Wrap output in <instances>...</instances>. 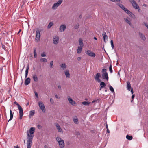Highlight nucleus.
I'll list each match as a JSON object with an SVG mask.
<instances>
[{
  "label": "nucleus",
  "mask_w": 148,
  "mask_h": 148,
  "mask_svg": "<svg viewBox=\"0 0 148 148\" xmlns=\"http://www.w3.org/2000/svg\"><path fill=\"white\" fill-rule=\"evenodd\" d=\"M68 99L69 102L72 105L74 106V105L76 104L75 102L73 101L69 96L68 97Z\"/></svg>",
  "instance_id": "ddd939ff"
},
{
  "label": "nucleus",
  "mask_w": 148,
  "mask_h": 148,
  "mask_svg": "<svg viewBox=\"0 0 148 148\" xmlns=\"http://www.w3.org/2000/svg\"><path fill=\"white\" fill-rule=\"evenodd\" d=\"M131 93L132 94H133L134 93L133 90L132 88H131Z\"/></svg>",
  "instance_id": "09e8293b"
},
{
  "label": "nucleus",
  "mask_w": 148,
  "mask_h": 148,
  "mask_svg": "<svg viewBox=\"0 0 148 148\" xmlns=\"http://www.w3.org/2000/svg\"><path fill=\"white\" fill-rule=\"evenodd\" d=\"M100 90H101V89L104 88L106 86V84L105 83L103 82H101L100 83Z\"/></svg>",
  "instance_id": "f3484780"
},
{
  "label": "nucleus",
  "mask_w": 148,
  "mask_h": 148,
  "mask_svg": "<svg viewBox=\"0 0 148 148\" xmlns=\"http://www.w3.org/2000/svg\"><path fill=\"white\" fill-rule=\"evenodd\" d=\"M34 56L35 58L37 57L36 51L35 49H34Z\"/></svg>",
  "instance_id": "c9c22d12"
},
{
  "label": "nucleus",
  "mask_w": 148,
  "mask_h": 148,
  "mask_svg": "<svg viewBox=\"0 0 148 148\" xmlns=\"http://www.w3.org/2000/svg\"><path fill=\"white\" fill-rule=\"evenodd\" d=\"M79 24H77V25L75 27V29H77L79 27Z\"/></svg>",
  "instance_id": "49530a36"
},
{
  "label": "nucleus",
  "mask_w": 148,
  "mask_h": 148,
  "mask_svg": "<svg viewBox=\"0 0 148 148\" xmlns=\"http://www.w3.org/2000/svg\"><path fill=\"white\" fill-rule=\"evenodd\" d=\"M10 119L8 120V121L11 120L12 119L13 117V114L12 113V112L11 110H10Z\"/></svg>",
  "instance_id": "b1692460"
},
{
  "label": "nucleus",
  "mask_w": 148,
  "mask_h": 148,
  "mask_svg": "<svg viewBox=\"0 0 148 148\" xmlns=\"http://www.w3.org/2000/svg\"><path fill=\"white\" fill-rule=\"evenodd\" d=\"M55 97H56V98H59L60 97L58 98V96L57 95H55Z\"/></svg>",
  "instance_id": "603ef678"
},
{
  "label": "nucleus",
  "mask_w": 148,
  "mask_h": 148,
  "mask_svg": "<svg viewBox=\"0 0 148 148\" xmlns=\"http://www.w3.org/2000/svg\"><path fill=\"white\" fill-rule=\"evenodd\" d=\"M66 28V26L65 25H62L60 27L59 30L60 32H62L64 31Z\"/></svg>",
  "instance_id": "4468645a"
},
{
  "label": "nucleus",
  "mask_w": 148,
  "mask_h": 148,
  "mask_svg": "<svg viewBox=\"0 0 148 148\" xmlns=\"http://www.w3.org/2000/svg\"><path fill=\"white\" fill-rule=\"evenodd\" d=\"M82 104H83V105H89V104L90 103L89 102H88L85 101V102H82Z\"/></svg>",
  "instance_id": "f704fd0d"
},
{
  "label": "nucleus",
  "mask_w": 148,
  "mask_h": 148,
  "mask_svg": "<svg viewBox=\"0 0 148 148\" xmlns=\"http://www.w3.org/2000/svg\"><path fill=\"white\" fill-rule=\"evenodd\" d=\"M58 88H59L60 89H61V86L60 85H58Z\"/></svg>",
  "instance_id": "de8ad7c7"
},
{
  "label": "nucleus",
  "mask_w": 148,
  "mask_h": 148,
  "mask_svg": "<svg viewBox=\"0 0 148 148\" xmlns=\"http://www.w3.org/2000/svg\"><path fill=\"white\" fill-rule=\"evenodd\" d=\"M102 77L103 79L107 80V81L108 80V77L107 73L106 72V69H102Z\"/></svg>",
  "instance_id": "20e7f679"
},
{
  "label": "nucleus",
  "mask_w": 148,
  "mask_h": 148,
  "mask_svg": "<svg viewBox=\"0 0 148 148\" xmlns=\"http://www.w3.org/2000/svg\"><path fill=\"white\" fill-rule=\"evenodd\" d=\"M125 21L128 24L131 25V22L130 19H128L127 18H125Z\"/></svg>",
  "instance_id": "c85d7f7f"
},
{
  "label": "nucleus",
  "mask_w": 148,
  "mask_h": 148,
  "mask_svg": "<svg viewBox=\"0 0 148 148\" xmlns=\"http://www.w3.org/2000/svg\"><path fill=\"white\" fill-rule=\"evenodd\" d=\"M38 104L39 107L42 111L44 113L45 112L46 109L43 103L42 102L39 101L38 103Z\"/></svg>",
  "instance_id": "0eeeda50"
},
{
  "label": "nucleus",
  "mask_w": 148,
  "mask_h": 148,
  "mask_svg": "<svg viewBox=\"0 0 148 148\" xmlns=\"http://www.w3.org/2000/svg\"><path fill=\"white\" fill-rule=\"evenodd\" d=\"M65 74L66 77L69 78L70 77V75L68 70H66L65 71Z\"/></svg>",
  "instance_id": "4be33fe9"
},
{
  "label": "nucleus",
  "mask_w": 148,
  "mask_h": 148,
  "mask_svg": "<svg viewBox=\"0 0 148 148\" xmlns=\"http://www.w3.org/2000/svg\"><path fill=\"white\" fill-rule=\"evenodd\" d=\"M21 29H20V30H19V32H18V33H19L20 32H21Z\"/></svg>",
  "instance_id": "052dcab7"
},
{
  "label": "nucleus",
  "mask_w": 148,
  "mask_h": 148,
  "mask_svg": "<svg viewBox=\"0 0 148 148\" xmlns=\"http://www.w3.org/2000/svg\"><path fill=\"white\" fill-rule=\"evenodd\" d=\"M145 25L146 26L147 28L148 29V25L145 24Z\"/></svg>",
  "instance_id": "6e6d98bb"
},
{
  "label": "nucleus",
  "mask_w": 148,
  "mask_h": 148,
  "mask_svg": "<svg viewBox=\"0 0 148 148\" xmlns=\"http://www.w3.org/2000/svg\"><path fill=\"white\" fill-rule=\"evenodd\" d=\"M100 76V73H98L96 74V76L95 77V79L99 82H101V80L99 79Z\"/></svg>",
  "instance_id": "9b49d317"
},
{
  "label": "nucleus",
  "mask_w": 148,
  "mask_h": 148,
  "mask_svg": "<svg viewBox=\"0 0 148 148\" xmlns=\"http://www.w3.org/2000/svg\"><path fill=\"white\" fill-rule=\"evenodd\" d=\"M27 75L28 74H25V78H27Z\"/></svg>",
  "instance_id": "864d4df0"
},
{
  "label": "nucleus",
  "mask_w": 148,
  "mask_h": 148,
  "mask_svg": "<svg viewBox=\"0 0 148 148\" xmlns=\"http://www.w3.org/2000/svg\"><path fill=\"white\" fill-rule=\"evenodd\" d=\"M109 88L110 90L113 93H114V90L113 88V87L111 86H110L109 87Z\"/></svg>",
  "instance_id": "7c9ffc66"
},
{
  "label": "nucleus",
  "mask_w": 148,
  "mask_h": 148,
  "mask_svg": "<svg viewBox=\"0 0 148 148\" xmlns=\"http://www.w3.org/2000/svg\"><path fill=\"white\" fill-rule=\"evenodd\" d=\"M44 148H48V147L47 146L45 145L44 146Z\"/></svg>",
  "instance_id": "3c124183"
},
{
  "label": "nucleus",
  "mask_w": 148,
  "mask_h": 148,
  "mask_svg": "<svg viewBox=\"0 0 148 148\" xmlns=\"http://www.w3.org/2000/svg\"><path fill=\"white\" fill-rule=\"evenodd\" d=\"M109 69L110 73H112L113 72V71L112 69V65L111 64L110 66L109 67Z\"/></svg>",
  "instance_id": "4c0bfd02"
},
{
  "label": "nucleus",
  "mask_w": 148,
  "mask_h": 148,
  "mask_svg": "<svg viewBox=\"0 0 148 148\" xmlns=\"http://www.w3.org/2000/svg\"><path fill=\"white\" fill-rule=\"evenodd\" d=\"M79 45H80V46H81V47H83L84 46V44L83 43V40L82 39L80 38L79 39Z\"/></svg>",
  "instance_id": "6ab92c4d"
},
{
  "label": "nucleus",
  "mask_w": 148,
  "mask_h": 148,
  "mask_svg": "<svg viewBox=\"0 0 148 148\" xmlns=\"http://www.w3.org/2000/svg\"><path fill=\"white\" fill-rule=\"evenodd\" d=\"M2 48L5 49V46L3 45L2 46Z\"/></svg>",
  "instance_id": "5fc2aeb1"
},
{
  "label": "nucleus",
  "mask_w": 148,
  "mask_h": 148,
  "mask_svg": "<svg viewBox=\"0 0 148 148\" xmlns=\"http://www.w3.org/2000/svg\"><path fill=\"white\" fill-rule=\"evenodd\" d=\"M40 60L41 61H42L43 62H47V59L46 58H41Z\"/></svg>",
  "instance_id": "2f4dec72"
},
{
  "label": "nucleus",
  "mask_w": 148,
  "mask_h": 148,
  "mask_svg": "<svg viewBox=\"0 0 148 148\" xmlns=\"http://www.w3.org/2000/svg\"><path fill=\"white\" fill-rule=\"evenodd\" d=\"M81 59V57H78L77 58V60L78 61H80Z\"/></svg>",
  "instance_id": "a18cd8bd"
},
{
  "label": "nucleus",
  "mask_w": 148,
  "mask_h": 148,
  "mask_svg": "<svg viewBox=\"0 0 148 148\" xmlns=\"http://www.w3.org/2000/svg\"><path fill=\"white\" fill-rule=\"evenodd\" d=\"M82 47H81V46H79L78 47V49L77 51V53H80L81 52L82 49Z\"/></svg>",
  "instance_id": "412c9836"
},
{
  "label": "nucleus",
  "mask_w": 148,
  "mask_h": 148,
  "mask_svg": "<svg viewBox=\"0 0 148 148\" xmlns=\"http://www.w3.org/2000/svg\"><path fill=\"white\" fill-rule=\"evenodd\" d=\"M105 91L106 92H107V90H105Z\"/></svg>",
  "instance_id": "69168bd1"
},
{
  "label": "nucleus",
  "mask_w": 148,
  "mask_h": 148,
  "mask_svg": "<svg viewBox=\"0 0 148 148\" xmlns=\"http://www.w3.org/2000/svg\"><path fill=\"white\" fill-rule=\"evenodd\" d=\"M30 79L28 77L27 78L25 81V85H28L30 83Z\"/></svg>",
  "instance_id": "dca6fc26"
},
{
  "label": "nucleus",
  "mask_w": 148,
  "mask_h": 148,
  "mask_svg": "<svg viewBox=\"0 0 148 148\" xmlns=\"http://www.w3.org/2000/svg\"><path fill=\"white\" fill-rule=\"evenodd\" d=\"M118 5L122 10H124L126 13L127 14L129 15L130 16H132L133 14L132 12L127 9L125 8V7L123 5L119 4H118Z\"/></svg>",
  "instance_id": "423d86ee"
},
{
  "label": "nucleus",
  "mask_w": 148,
  "mask_h": 148,
  "mask_svg": "<svg viewBox=\"0 0 148 148\" xmlns=\"http://www.w3.org/2000/svg\"><path fill=\"white\" fill-rule=\"evenodd\" d=\"M95 101H96L93 100V101H92V103H93L95 102Z\"/></svg>",
  "instance_id": "bf43d9fd"
},
{
  "label": "nucleus",
  "mask_w": 148,
  "mask_h": 148,
  "mask_svg": "<svg viewBox=\"0 0 148 148\" xmlns=\"http://www.w3.org/2000/svg\"><path fill=\"white\" fill-rule=\"evenodd\" d=\"M106 128L107 129V128H108V125H107V124H106Z\"/></svg>",
  "instance_id": "13d9d810"
},
{
  "label": "nucleus",
  "mask_w": 148,
  "mask_h": 148,
  "mask_svg": "<svg viewBox=\"0 0 148 148\" xmlns=\"http://www.w3.org/2000/svg\"><path fill=\"white\" fill-rule=\"evenodd\" d=\"M33 78L34 81L35 82H37L38 80V78L36 75H33Z\"/></svg>",
  "instance_id": "393cba45"
},
{
  "label": "nucleus",
  "mask_w": 148,
  "mask_h": 148,
  "mask_svg": "<svg viewBox=\"0 0 148 148\" xmlns=\"http://www.w3.org/2000/svg\"><path fill=\"white\" fill-rule=\"evenodd\" d=\"M27 105H28V104H29V103H27Z\"/></svg>",
  "instance_id": "338daca9"
},
{
  "label": "nucleus",
  "mask_w": 148,
  "mask_h": 148,
  "mask_svg": "<svg viewBox=\"0 0 148 148\" xmlns=\"http://www.w3.org/2000/svg\"><path fill=\"white\" fill-rule=\"evenodd\" d=\"M40 31L38 29L36 32V36L35 40L36 42H38L40 40Z\"/></svg>",
  "instance_id": "6e6552de"
},
{
  "label": "nucleus",
  "mask_w": 148,
  "mask_h": 148,
  "mask_svg": "<svg viewBox=\"0 0 148 148\" xmlns=\"http://www.w3.org/2000/svg\"><path fill=\"white\" fill-rule=\"evenodd\" d=\"M53 66V61L50 62V66L51 68H52Z\"/></svg>",
  "instance_id": "e433bc0d"
},
{
  "label": "nucleus",
  "mask_w": 148,
  "mask_h": 148,
  "mask_svg": "<svg viewBox=\"0 0 148 148\" xmlns=\"http://www.w3.org/2000/svg\"><path fill=\"white\" fill-rule=\"evenodd\" d=\"M56 140L58 142L60 147L61 148L64 147V140L59 137H57Z\"/></svg>",
  "instance_id": "39448f33"
},
{
  "label": "nucleus",
  "mask_w": 148,
  "mask_h": 148,
  "mask_svg": "<svg viewBox=\"0 0 148 148\" xmlns=\"http://www.w3.org/2000/svg\"><path fill=\"white\" fill-rule=\"evenodd\" d=\"M16 148H19V147L18 145H17Z\"/></svg>",
  "instance_id": "680f3d73"
},
{
  "label": "nucleus",
  "mask_w": 148,
  "mask_h": 148,
  "mask_svg": "<svg viewBox=\"0 0 148 148\" xmlns=\"http://www.w3.org/2000/svg\"><path fill=\"white\" fill-rule=\"evenodd\" d=\"M143 5H144V6H145V7H146V4H144Z\"/></svg>",
  "instance_id": "e2e57ef3"
},
{
  "label": "nucleus",
  "mask_w": 148,
  "mask_h": 148,
  "mask_svg": "<svg viewBox=\"0 0 148 148\" xmlns=\"http://www.w3.org/2000/svg\"><path fill=\"white\" fill-rule=\"evenodd\" d=\"M56 126L58 131L59 132H61L62 131V130L61 128L60 127L59 125L58 124H57L56 125Z\"/></svg>",
  "instance_id": "aec40b11"
},
{
  "label": "nucleus",
  "mask_w": 148,
  "mask_h": 148,
  "mask_svg": "<svg viewBox=\"0 0 148 148\" xmlns=\"http://www.w3.org/2000/svg\"><path fill=\"white\" fill-rule=\"evenodd\" d=\"M110 43L111 45V47H112V49H113L114 48V45L113 41L111 40L110 41Z\"/></svg>",
  "instance_id": "58836bf2"
},
{
  "label": "nucleus",
  "mask_w": 148,
  "mask_h": 148,
  "mask_svg": "<svg viewBox=\"0 0 148 148\" xmlns=\"http://www.w3.org/2000/svg\"><path fill=\"white\" fill-rule=\"evenodd\" d=\"M94 39H95V40H97V38L95 37H94Z\"/></svg>",
  "instance_id": "4d7b16f0"
},
{
  "label": "nucleus",
  "mask_w": 148,
  "mask_h": 148,
  "mask_svg": "<svg viewBox=\"0 0 148 148\" xmlns=\"http://www.w3.org/2000/svg\"><path fill=\"white\" fill-rule=\"evenodd\" d=\"M35 128L34 127H32L30 128L29 130L27 132V148H31L32 143V140L35 132Z\"/></svg>",
  "instance_id": "f257e3e1"
},
{
  "label": "nucleus",
  "mask_w": 148,
  "mask_h": 148,
  "mask_svg": "<svg viewBox=\"0 0 148 148\" xmlns=\"http://www.w3.org/2000/svg\"><path fill=\"white\" fill-rule=\"evenodd\" d=\"M131 86L130 84V82L127 81V89L129 90L130 91L131 89Z\"/></svg>",
  "instance_id": "2eb2a0df"
},
{
  "label": "nucleus",
  "mask_w": 148,
  "mask_h": 148,
  "mask_svg": "<svg viewBox=\"0 0 148 148\" xmlns=\"http://www.w3.org/2000/svg\"><path fill=\"white\" fill-rule=\"evenodd\" d=\"M102 36L103 37L104 41H105L106 40L108 39V36L106 35V33L105 32H103L102 33Z\"/></svg>",
  "instance_id": "a211bd4d"
},
{
  "label": "nucleus",
  "mask_w": 148,
  "mask_h": 148,
  "mask_svg": "<svg viewBox=\"0 0 148 148\" xmlns=\"http://www.w3.org/2000/svg\"><path fill=\"white\" fill-rule=\"evenodd\" d=\"M24 143H25V140H24Z\"/></svg>",
  "instance_id": "774afa93"
},
{
  "label": "nucleus",
  "mask_w": 148,
  "mask_h": 148,
  "mask_svg": "<svg viewBox=\"0 0 148 148\" xmlns=\"http://www.w3.org/2000/svg\"><path fill=\"white\" fill-rule=\"evenodd\" d=\"M60 66L63 69H64L66 68V65L65 63L62 64L60 65Z\"/></svg>",
  "instance_id": "bb28decb"
},
{
  "label": "nucleus",
  "mask_w": 148,
  "mask_h": 148,
  "mask_svg": "<svg viewBox=\"0 0 148 148\" xmlns=\"http://www.w3.org/2000/svg\"><path fill=\"white\" fill-rule=\"evenodd\" d=\"M85 53L89 56L92 57H95L96 56L95 53L89 50H86L85 51Z\"/></svg>",
  "instance_id": "1a4fd4ad"
},
{
  "label": "nucleus",
  "mask_w": 148,
  "mask_h": 148,
  "mask_svg": "<svg viewBox=\"0 0 148 148\" xmlns=\"http://www.w3.org/2000/svg\"><path fill=\"white\" fill-rule=\"evenodd\" d=\"M139 35L140 37V38H142V39L143 40H145L146 39V38L144 36V35H143L142 33H140Z\"/></svg>",
  "instance_id": "a878e982"
},
{
  "label": "nucleus",
  "mask_w": 148,
  "mask_h": 148,
  "mask_svg": "<svg viewBox=\"0 0 148 148\" xmlns=\"http://www.w3.org/2000/svg\"><path fill=\"white\" fill-rule=\"evenodd\" d=\"M62 1V0H59L57 3H54L52 7L53 9H56L58 6L61 4Z\"/></svg>",
  "instance_id": "9d476101"
},
{
  "label": "nucleus",
  "mask_w": 148,
  "mask_h": 148,
  "mask_svg": "<svg viewBox=\"0 0 148 148\" xmlns=\"http://www.w3.org/2000/svg\"><path fill=\"white\" fill-rule=\"evenodd\" d=\"M14 103L17 106L18 109L19 110V119H21L22 118V117L23 115V110L21 107V106L19 105V104L17 102H15Z\"/></svg>",
  "instance_id": "f03ea898"
},
{
  "label": "nucleus",
  "mask_w": 148,
  "mask_h": 148,
  "mask_svg": "<svg viewBox=\"0 0 148 148\" xmlns=\"http://www.w3.org/2000/svg\"><path fill=\"white\" fill-rule=\"evenodd\" d=\"M130 2L131 3L135 9L138 10V12H140L141 10L140 9L139 7L134 0H129Z\"/></svg>",
  "instance_id": "7ed1b4c3"
},
{
  "label": "nucleus",
  "mask_w": 148,
  "mask_h": 148,
  "mask_svg": "<svg viewBox=\"0 0 148 148\" xmlns=\"http://www.w3.org/2000/svg\"><path fill=\"white\" fill-rule=\"evenodd\" d=\"M79 17H80V18H82V16H81V15H80V16H79Z\"/></svg>",
  "instance_id": "0e129e2a"
},
{
  "label": "nucleus",
  "mask_w": 148,
  "mask_h": 148,
  "mask_svg": "<svg viewBox=\"0 0 148 148\" xmlns=\"http://www.w3.org/2000/svg\"><path fill=\"white\" fill-rule=\"evenodd\" d=\"M134 97H135V95L134 94L132 95V99H133L134 98ZM132 101H133V100H132L131 101V102H132Z\"/></svg>",
  "instance_id": "79ce46f5"
},
{
  "label": "nucleus",
  "mask_w": 148,
  "mask_h": 148,
  "mask_svg": "<svg viewBox=\"0 0 148 148\" xmlns=\"http://www.w3.org/2000/svg\"><path fill=\"white\" fill-rule=\"evenodd\" d=\"M41 56L42 57H44L46 56V55L45 52H43V53H42V54H41Z\"/></svg>",
  "instance_id": "ea45409f"
},
{
  "label": "nucleus",
  "mask_w": 148,
  "mask_h": 148,
  "mask_svg": "<svg viewBox=\"0 0 148 148\" xmlns=\"http://www.w3.org/2000/svg\"><path fill=\"white\" fill-rule=\"evenodd\" d=\"M34 93H35V95L36 96V97L38 98V94L35 91L34 92Z\"/></svg>",
  "instance_id": "c03bdc74"
},
{
  "label": "nucleus",
  "mask_w": 148,
  "mask_h": 148,
  "mask_svg": "<svg viewBox=\"0 0 148 148\" xmlns=\"http://www.w3.org/2000/svg\"><path fill=\"white\" fill-rule=\"evenodd\" d=\"M126 138L128 140H131L132 139V136H129L127 135L126 136Z\"/></svg>",
  "instance_id": "c756f323"
},
{
  "label": "nucleus",
  "mask_w": 148,
  "mask_h": 148,
  "mask_svg": "<svg viewBox=\"0 0 148 148\" xmlns=\"http://www.w3.org/2000/svg\"><path fill=\"white\" fill-rule=\"evenodd\" d=\"M35 114V111L34 110H32L30 112L29 115V117L30 118L31 116H32Z\"/></svg>",
  "instance_id": "5701e85b"
},
{
  "label": "nucleus",
  "mask_w": 148,
  "mask_h": 148,
  "mask_svg": "<svg viewBox=\"0 0 148 148\" xmlns=\"http://www.w3.org/2000/svg\"><path fill=\"white\" fill-rule=\"evenodd\" d=\"M29 69V65H28L27 66V67H26V70L25 72V74H28Z\"/></svg>",
  "instance_id": "72a5a7b5"
},
{
  "label": "nucleus",
  "mask_w": 148,
  "mask_h": 148,
  "mask_svg": "<svg viewBox=\"0 0 148 148\" xmlns=\"http://www.w3.org/2000/svg\"><path fill=\"white\" fill-rule=\"evenodd\" d=\"M37 127H38V128L39 129H40L41 128V126L40 125H38Z\"/></svg>",
  "instance_id": "37998d69"
},
{
  "label": "nucleus",
  "mask_w": 148,
  "mask_h": 148,
  "mask_svg": "<svg viewBox=\"0 0 148 148\" xmlns=\"http://www.w3.org/2000/svg\"><path fill=\"white\" fill-rule=\"evenodd\" d=\"M53 42L55 44H57L59 41V38L58 36H55L53 38Z\"/></svg>",
  "instance_id": "f8f14e48"
},
{
  "label": "nucleus",
  "mask_w": 148,
  "mask_h": 148,
  "mask_svg": "<svg viewBox=\"0 0 148 148\" xmlns=\"http://www.w3.org/2000/svg\"><path fill=\"white\" fill-rule=\"evenodd\" d=\"M73 121L75 123H77L78 121L77 117H75L74 118Z\"/></svg>",
  "instance_id": "cd10ccee"
},
{
  "label": "nucleus",
  "mask_w": 148,
  "mask_h": 148,
  "mask_svg": "<svg viewBox=\"0 0 148 148\" xmlns=\"http://www.w3.org/2000/svg\"><path fill=\"white\" fill-rule=\"evenodd\" d=\"M50 101L52 104H53L54 103L53 100L52 98H51L50 99Z\"/></svg>",
  "instance_id": "a19ab883"
},
{
  "label": "nucleus",
  "mask_w": 148,
  "mask_h": 148,
  "mask_svg": "<svg viewBox=\"0 0 148 148\" xmlns=\"http://www.w3.org/2000/svg\"><path fill=\"white\" fill-rule=\"evenodd\" d=\"M107 132L108 133H109L110 132V131L108 130V128H107Z\"/></svg>",
  "instance_id": "8fccbe9b"
},
{
  "label": "nucleus",
  "mask_w": 148,
  "mask_h": 148,
  "mask_svg": "<svg viewBox=\"0 0 148 148\" xmlns=\"http://www.w3.org/2000/svg\"><path fill=\"white\" fill-rule=\"evenodd\" d=\"M53 25V23L52 22H50L48 24L47 28L48 29L50 28L51 26Z\"/></svg>",
  "instance_id": "473e14b6"
}]
</instances>
